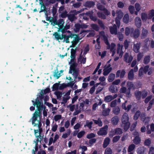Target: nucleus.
Segmentation results:
<instances>
[{"label": "nucleus", "mask_w": 154, "mask_h": 154, "mask_svg": "<svg viewBox=\"0 0 154 154\" xmlns=\"http://www.w3.org/2000/svg\"><path fill=\"white\" fill-rule=\"evenodd\" d=\"M38 98H36L35 101L32 100V102L33 103V106H36L37 109L33 114V116L31 119L32 120V124H35V122L37 120L38 117L40 119L42 117V111L43 109H46V107L43 105L42 101H39L38 99Z\"/></svg>", "instance_id": "nucleus-1"}, {"label": "nucleus", "mask_w": 154, "mask_h": 154, "mask_svg": "<svg viewBox=\"0 0 154 154\" xmlns=\"http://www.w3.org/2000/svg\"><path fill=\"white\" fill-rule=\"evenodd\" d=\"M129 118L128 114L126 113H124L122 116L121 121L124 130L127 131L130 126V123L129 122Z\"/></svg>", "instance_id": "nucleus-2"}, {"label": "nucleus", "mask_w": 154, "mask_h": 154, "mask_svg": "<svg viewBox=\"0 0 154 154\" xmlns=\"http://www.w3.org/2000/svg\"><path fill=\"white\" fill-rule=\"evenodd\" d=\"M80 13L79 11H77L76 10L71 11L70 12V14L68 15V19L71 22H73L77 18L75 16L78 14Z\"/></svg>", "instance_id": "nucleus-3"}, {"label": "nucleus", "mask_w": 154, "mask_h": 154, "mask_svg": "<svg viewBox=\"0 0 154 154\" xmlns=\"http://www.w3.org/2000/svg\"><path fill=\"white\" fill-rule=\"evenodd\" d=\"M99 36L98 35H97V37ZM99 36L100 38L103 40L104 43L106 45H108V47L109 46V42L107 37L105 35V33L104 31H102L100 32Z\"/></svg>", "instance_id": "nucleus-4"}, {"label": "nucleus", "mask_w": 154, "mask_h": 154, "mask_svg": "<svg viewBox=\"0 0 154 154\" xmlns=\"http://www.w3.org/2000/svg\"><path fill=\"white\" fill-rule=\"evenodd\" d=\"M140 34V30L138 29H134L133 28L131 29L130 36L134 38H137L139 36Z\"/></svg>", "instance_id": "nucleus-5"}, {"label": "nucleus", "mask_w": 154, "mask_h": 154, "mask_svg": "<svg viewBox=\"0 0 154 154\" xmlns=\"http://www.w3.org/2000/svg\"><path fill=\"white\" fill-rule=\"evenodd\" d=\"M37 121L38 123H35V124L33 125L34 126H36L38 125L39 129H34V132L35 134L38 133H39V134H41L42 132V129L41 128L42 125V124L40 119L39 120H37Z\"/></svg>", "instance_id": "nucleus-6"}, {"label": "nucleus", "mask_w": 154, "mask_h": 154, "mask_svg": "<svg viewBox=\"0 0 154 154\" xmlns=\"http://www.w3.org/2000/svg\"><path fill=\"white\" fill-rule=\"evenodd\" d=\"M133 59V57L131 55L129 56L128 53H126L124 56V61L127 63H130Z\"/></svg>", "instance_id": "nucleus-7"}, {"label": "nucleus", "mask_w": 154, "mask_h": 154, "mask_svg": "<svg viewBox=\"0 0 154 154\" xmlns=\"http://www.w3.org/2000/svg\"><path fill=\"white\" fill-rule=\"evenodd\" d=\"M108 128L107 125L104 126L102 128L100 131L97 133L98 135H106L107 134V130Z\"/></svg>", "instance_id": "nucleus-8"}, {"label": "nucleus", "mask_w": 154, "mask_h": 154, "mask_svg": "<svg viewBox=\"0 0 154 154\" xmlns=\"http://www.w3.org/2000/svg\"><path fill=\"white\" fill-rule=\"evenodd\" d=\"M109 31L111 34L115 35L117 34V26L114 24L112 26L109 27Z\"/></svg>", "instance_id": "nucleus-9"}, {"label": "nucleus", "mask_w": 154, "mask_h": 154, "mask_svg": "<svg viewBox=\"0 0 154 154\" xmlns=\"http://www.w3.org/2000/svg\"><path fill=\"white\" fill-rule=\"evenodd\" d=\"M126 72L124 69H122L121 71L120 70H118L116 73V78H118L120 76V78H123L124 77Z\"/></svg>", "instance_id": "nucleus-10"}, {"label": "nucleus", "mask_w": 154, "mask_h": 154, "mask_svg": "<svg viewBox=\"0 0 154 154\" xmlns=\"http://www.w3.org/2000/svg\"><path fill=\"white\" fill-rule=\"evenodd\" d=\"M122 133V129L119 128H116L114 131H111L110 132V133L112 134V137L116 134H121Z\"/></svg>", "instance_id": "nucleus-11"}, {"label": "nucleus", "mask_w": 154, "mask_h": 154, "mask_svg": "<svg viewBox=\"0 0 154 154\" xmlns=\"http://www.w3.org/2000/svg\"><path fill=\"white\" fill-rule=\"evenodd\" d=\"M107 49H110V51L112 52V56H113L114 54L115 53L116 50L115 49V48L116 46V45L113 43H112L111 45L109 44V47L108 45H107Z\"/></svg>", "instance_id": "nucleus-12"}, {"label": "nucleus", "mask_w": 154, "mask_h": 154, "mask_svg": "<svg viewBox=\"0 0 154 154\" xmlns=\"http://www.w3.org/2000/svg\"><path fill=\"white\" fill-rule=\"evenodd\" d=\"M63 34H60V33L57 32H55L53 34V35L56 40L59 41V40L63 39Z\"/></svg>", "instance_id": "nucleus-13"}, {"label": "nucleus", "mask_w": 154, "mask_h": 154, "mask_svg": "<svg viewBox=\"0 0 154 154\" xmlns=\"http://www.w3.org/2000/svg\"><path fill=\"white\" fill-rule=\"evenodd\" d=\"M127 86L129 90H134L136 89L135 86L133 84V82H128L127 83Z\"/></svg>", "instance_id": "nucleus-14"}, {"label": "nucleus", "mask_w": 154, "mask_h": 154, "mask_svg": "<svg viewBox=\"0 0 154 154\" xmlns=\"http://www.w3.org/2000/svg\"><path fill=\"white\" fill-rule=\"evenodd\" d=\"M108 89L110 92L113 93L117 92L118 91L117 87L112 84L109 87Z\"/></svg>", "instance_id": "nucleus-15"}, {"label": "nucleus", "mask_w": 154, "mask_h": 154, "mask_svg": "<svg viewBox=\"0 0 154 154\" xmlns=\"http://www.w3.org/2000/svg\"><path fill=\"white\" fill-rule=\"evenodd\" d=\"M135 24L136 26L138 28L140 27L141 25V21L139 17H136L135 20Z\"/></svg>", "instance_id": "nucleus-16"}, {"label": "nucleus", "mask_w": 154, "mask_h": 154, "mask_svg": "<svg viewBox=\"0 0 154 154\" xmlns=\"http://www.w3.org/2000/svg\"><path fill=\"white\" fill-rule=\"evenodd\" d=\"M140 44L137 43L136 44H134L133 46V50L136 53H138L139 51Z\"/></svg>", "instance_id": "nucleus-17"}, {"label": "nucleus", "mask_w": 154, "mask_h": 154, "mask_svg": "<svg viewBox=\"0 0 154 154\" xmlns=\"http://www.w3.org/2000/svg\"><path fill=\"white\" fill-rule=\"evenodd\" d=\"M134 77L133 69H131L130 70L128 75V79L131 81L133 80Z\"/></svg>", "instance_id": "nucleus-18"}, {"label": "nucleus", "mask_w": 154, "mask_h": 154, "mask_svg": "<svg viewBox=\"0 0 154 154\" xmlns=\"http://www.w3.org/2000/svg\"><path fill=\"white\" fill-rule=\"evenodd\" d=\"M77 67V65L75 63H72L70 66V70L69 71V73H72V70L73 71V72H75V71H78L76 70V68Z\"/></svg>", "instance_id": "nucleus-19"}, {"label": "nucleus", "mask_w": 154, "mask_h": 154, "mask_svg": "<svg viewBox=\"0 0 154 154\" xmlns=\"http://www.w3.org/2000/svg\"><path fill=\"white\" fill-rule=\"evenodd\" d=\"M95 5V3L92 1H87L85 3L84 6L87 8H91Z\"/></svg>", "instance_id": "nucleus-20"}, {"label": "nucleus", "mask_w": 154, "mask_h": 154, "mask_svg": "<svg viewBox=\"0 0 154 154\" xmlns=\"http://www.w3.org/2000/svg\"><path fill=\"white\" fill-rule=\"evenodd\" d=\"M105 78L104 76H103L100 77L99 78V80L100 82H102L97 83V86L99 85L100 84L103 86L105 85L106 84V83L105 82H104L105 80Z\"/></svg>", "instance_id": "nucleus-21"}, {"label": "nucleus", "mask_w": 154, "mask_h": 154, "mask_svg": "<svg viewBox=\"0 0 154 154\" xmlns=\"http://www.w3.org/2000/svg\"><path fill=\"white\" fill-rule=\"evenodd\" d=\"M148 33V30L143 28L141 35V38L142 39L145 38L147 37Z\"/></svg>", "instance_id": "nucleus-22"}, {"label": "nucleus", "mask_w": 154, "mask_h": 154, "mask_svg": "<svg viewBox=\"0 0 154 154\" xmlns=\"http://www.w3.org/2000/svg\"><path fill=\"white\" fill-rule=\"evenodd\" d=\"M82 51L78 59V60L79 62L81 61V63H82L83 64H85L86 62V58L83 57L82 55Z\"/></svg>", "instance_id": "nucleus-23"}, {"label": "nucleus", "mask_w": 154, "mask_h": 154, "mask_svg": "<svg viewBox=\"0 0 154 154\" xmlns=\"http://www.w3.org/2000/svg\"><path fill=\"white\" fill-rule=\"evenodd\" d=\"M119 118L117 116H115L111 119L112 123L114 125H116L119 122Z\"/></svg>", "instance_id": "nucleus-24"}, {"label": "nucleus", "mask_w": 154, "mask_h": 154, "mask_svg": "<svg viewBox=\"0 0 154 154\" xmlns=\"http://www.w3.org/2000/svg\"><path fill=\"white\" fill-rule=\"evenodd\" d=\"M134 94L137 100H140L142 95V92L141 91H137L135 92Z\"/></svg>", "instance_id": "nucleus-25"}, {"label": "nucleus", "mask_w": 154, "mask_h": 154, "mask_svg": "<svg viewBox=\"0 0 154 154\" xmlns=\"http://www.w3.org/2000/svg\"><path fill=\"white\" fill-rule=\"evenodd\" d=\"M110 141V139L109 137L106 138L103 142V147L104 148H106L109 144Z\"/></svg>", "instance_id": "nucleus-26"}, {"label": "nucleus", "mask_w": 154, "mask_h": 154, "mask_svg": "<svg viewBox=\"0 0 154 154\" xmlns=\"http://www.w3.org/2000/svg\"><path fill=\"white\" fill-rule=\"evenodd\" d=\"M112 70V68L110 67L109 68H105L103 70V75L105 76L107 75L111 72Z\"/></svg>", "instance_id": "nucleus-27"}, {"label": "nucleus", "mask_w": 154, "mask_h": 154, "mask_svg": "<svg viewBox=\"0 0 154 154\" xmlns=\"http://www.w3.org/2000/svg\"><path fill=\"white\" fill-rule=\"evenodd\" d=\"M115 77V75L113 73H111L109 75L108 80L109 82H112L114 79Z\"/></svg>", "instance_id": "nucleus-28"}, {"label": "nucleus", "mask_w": 154, "mask_h": 154, "mask_svg": "<svg viewBox=\"0 0 154 154\" xmlns=\"http://www.w3.org/2000/svg\"><path fill=\"white\" fill-rule=\"evenodd\" d=\"M97 21L98 23L100 26V28L102 30H104L105 29V26L103 22V21L99 19H97Z\"/></svg>", "instance_id": "nucleus-29"}, {"label": "nucleus", "mask_w": 154, "mask_h": 154, "mask_svg": "<svg viewBox=\"0 0 154 154\" xmlns=\"http://www.w3.org/2000/svg\"><path fill=\"white\" fill-rule=\"evenodd\" d=\"M141 139L139 136H135L133 140L134 143L136 145H138L140 143Z\"/></svg>", "instance_id": "nucleus-30"}, {"label": "nucleus", "mask_w": 154, "mask_h": 154, "mask_svg": "<svg viewBox=\"0 0 154 154\" xmlns=\"http://www.w3.org/2000/svg\"><path fill=\"white\" fill-rule=\"evenodd\" d=\"M112 96L111 95H109L106 96L104 99V101L107 103L113 100Z\"/></svg>", "instance_id": "nucleus-31"}, {"label": "nucleus", "mask_w": 154, "mask_h": 154, "mask_svg": "<svg viewBox=\"0 0 154 154\" xmlns=\"http://www.w3.org/2000/svg\"><path fill=\"white\" fill-rule=\"evenodd\" d=\"M141 112L139 110L137 111L134 116L133 119L136 121L138 119L140 115Z\"/></svg>", "instance_id": "nucleus-32"}, {"label": "nucleus", "mask_w": 154, "mask_h": 154, "mask_svg": "<svg viewBox=\"0 0 154 154\" xmlns=\"http://www.w3.org/2000/svg\"><path fill=\"white\" fill-rule=\"evenodd\" d=\"M123 15V13L121 10H120L116 12V15L117 17L116 18L119 19H120L122 18Z\"/></svg>", "instance_id": "nucleus-33"}, {"label": "nucleus", "mask_w": 154, "mask_h": 154, "mask_svg": "<svg viewBox=\"0 0 154 154\" xmlns=\"http://www.w3.org/2000/svg\"><path fill=\"white\" fill-rule=\"evenodd\" d=\"M58 73L59 71L57 69L55 70L53 75L54 77L56 78L57 79H58L62 75L60 73Z\"/></svg>", "instance_id": "nucleus-34"}, {"label": "nucleus", "mask_w": 154, "mask_h": 154, "mask_svg": "<svg viewBox=\"0 0 154 154\" xmlns=\"http://www.w3.org/2000/svg\"><path fill=\"white\" fill-rule=\"evenodd\" d=\"M93 122L92 121L89 122V120H87L85 124L84 125V127L87 126L89 129H91L92 127V125Z\"/></svg>", "instance_id": "nucleus-35"}, {"label": "nucleus", "mask_w": 154, "mask_h": 154, "mask_svg": "<svg viewBox=\"0 0 154 154\" xmlns=\"http://www.w3.org/2000/svg\"><path fill=\"white\" fill-rule=\"evenodd\" d=\"M63 42H65L66 43H69V36H68L65 34H63Z\"/></svg>", "instance_id": "nucleus-36"}, {"label": "nucleus", "mask_w": 154, "mask_h": 154, "mask_svg": "<svg viewBox=\"0 0 154 154\" xmlns=\"http://www.w3.org/2000/svg\"><path fill=\"white\" fill-rule=\"evenodd\" d=\"M97 16L99 18L103 19H106V16L102 12H98L97 13Z\"/></svg>", "instance_id": "nucleus-37"}, {"label": "nucleus", "mask_w": 154, "mask_h": 154, "mask_svg": "<svg viewBox=\"0 0 154 154\" xmlns=\"http://www.w3.org/2000/svg\"><path fill=\"white\" fill-rule=\"evenodd\" d=\"M129 20V16L128 14H126L124 15L123 19V20L124 23H128Z\"/></svg>", "instance_id": "nucleus-38"}, {"label": "nucleus", "mask_w": 154, "mask_h": 154, "mask_svg": "<svg viewBox=\"0 0 154 154\" xmlns=\"http://www.w3.org/2000/svg\"><path fill=\"white\" fill-rule=\"evenodd\" d=\"M150 56L149 55L146 56L143 60V63L145 64H147L150 61Z\"/></svg>", "instance_id": "nucleus-39"}, {"label": "nucleus", "mask_w": 154, "mask_h": 154, "mask_svg": "<svg viewBox=\"0 0 154 154\" xmlns=\"http://www.w3.org/2000/svg\"><path fill=\"white\" fill-rule=\"evenodd\" d=\"M120 111V108L118 107H116L113 109V112L115 115H117L119 114Z\"/></svg>", "instance_id": "nucleus-40"}, {"label": "nucleus", "mask_w": 154, "mask_h": 154, "mask_svg": "<svg viewBox=\"0 0 154 154\" xmlns=\"http://www.w3.org/2000/svg\"><path fill=\"white\" fill-rule=\"evenodd\" d=\"M110 111V109L109 108L104 109L103 110L102 112V114L103 116H108L109 114V112Z\"/></svg>", "instance_id": "nucleus-41"}, {"label": "nucleus", "mask_w": 154, "mask_h": 154, "mask_svg": "<svg viewBox=\"0 0 154 154\" xmlns=\"http://www.w3.org/2000/svg\"><path fill=\"white\" fill-rule=\"evenodd\" d=\"M135 146L134 144H132L130 145L128 147V152H131L134 149Z\"/></svg>", "instance_id": "nucleus-42"}, {"label": "nucleus", "mask_w": 154, "mask_h": 154, "mask_svg": "<svg viewBox=\"0 0 154 154\" xmlns=\"http://www.w3.org/2000/svg\"><path fill=\"white\" fill-rule=\"evenodd\" d=\"M70 26L69 25H66L63 28L62 30H61V32L62 33H65L66 31L68 29L70 28Z\"/></svg>", "instance_id": "nucleus-43"}, {"label": "nucleus", "mask_w": 154, "mask_h": 154, "mask_svg": "<svg viewBox=\"0 0 154 154\" xmlns=\"http://www.w3.org/2000/svg\"><path fill=\"white\" fill-rule=\"evenodd\" d=\"M60 85V83H56L54 84L52 87V91H57L59 89V85Z\"/></svg>", "instance_id": "nucleus-44"}, {"label": "nucleus", "mask_w": 154, "mask_h": 154, "mask_svg": "<svg viewBox=\"0 0 154 154\" xmlns=\"http://www.w3.org/2000/svg\"><path fill=\"white\" fill-rule=\"evenodd\" d=\"M44 93L43 91H42L41 93L39 95V97H37L36 98H38V99L39 101H42V99L44 98Z\"/></svg>", "instance_id": "nucleus-45"}, {"label": "nucleus", "mask_w": 154, "mask_h": 154, "mask_svg": "<svg viewBox=\"0 0 154 154\" xmlns=\"http://www.w3.org/2000/svg\"><path fill=\"white\" fill-rule=\"evenodd\" d=\"M141 18L143 21H146L147 18V14L145 13H142L141 14Z\"/></svg>", "instance_id": "nucleus-46"}, {"label": "nucleus", "mask_w": 154, "mask_h": 154, "mask_svg": "<svg viewBox=\"0 0 154 154\" xmlns=\"http://www.w3.org/2000/svg\"><path fill=\"white\" fill-rule=\"evenodd\" d=\"M75 32H79L80 28H81V24L78 23H76L75 24Z\"/></svg>", "instance_id": "nucleus-47"}, {"label": "nucleus", "mask_w": 154, "mask_h": 154, "mask_svg": "<svg viewBox=\"0 0 154 154\" xmlns=\"http://www.w3.org/2000/svg\"><path fill=\"white\" fill-rule=\"evenodd\" d=\"M142 92L141 97L143 99L145 98L148 95V92L145 90L141 91Z\"/></svg>", "instance_id": "nucleus-48"}, {"label": "nucleus", "mask_w": 154, "mask_h": 154, "mask_svg": "<svg viewBox=\"0 0 154 154\" xmlns=\"http://www.w3.org/2000/svg\"><path fill=\"white\" fill-rule=\"evenodd\" d=\"M87 15L89 16L90 17V18L92 20L94 21H96V17H94L93 16L92 14L90 13H86Z\"/></svg>", "instance_id": "nucleus-49"}, {"label": "nucleus", "mask_w": 154, "mask_h": 154, "mask_svg": "<svg viewBox=\"0 0 154 154\" xmlns=\"http://www.w3.org/2000/svg\"><path fill=\"white\" fill-rule=\"evenodd\" d=\"M117 35L118 37L119 40L120 41H122L124 38V36L122 32H119L118 33H117Z\"/></svg>", "instance_id": "nucleus-50"}, {"label": "nucleus", "mask_w": 154, "mask_h": 154, "mask_svg": "<svg viewBox=\"0 0 154 154\" xmlns=\"http://www.w3.org/2000/svg\"><path fill=\"white\" fill-rule=\"evenodd\" d=\"M51 25H52L53 26H54L55 25H58V20L56 18H52L51 20Z\"/></svg>", "instance_id": "nucleus-51"}, {"label": "nucleus", "mask_w": 154, "mask_h": 154, "mask_svg": "<svg viewBox=\"0 0 154 154\" xmlns=\"http://www.w3.org/2000/svg\"><path fill=\"white\" fill-rule=\"evenodd\" d=\"M112 150L109 147L107 148L105 150L104 154H112Z\"/></svg>", "instance_id": "nucleus-52"}, {"label": "nucleus", "mask_w": 154, "mask_h": 154, "mask_svg": "<svg viewBox=\"0 0 154 154\" xmlns=\"http://www.w3.org/2000/svg\"><path fill=\"white\" fill-rule=\"evenodd\" d=\"M120 136L119 135L116 136L114 137L112 140V142L113 143L117 142L120 139Z\"/></svg>", "instance_id": "nucleus-53"}, {"label": "nucleus", "mask_w": 154, "mask_h": 154, "mask_svg": "<svg viewBox=\"0 0 154 154\" xmlns=\"http://www.w3.org/2000/svg\"><path fill=\"white\" fill-rule=\"evenodd\" d=\"M128 10L131 14H133L134 11V8L133 6L130 5L128 8Z\"/></svg>", "instance_id": "nucleus-54"}, {"label": "nucleus", "mask_w": 154, "mask_h": 154, "mask_svg": "<svg viewBox=\"0 0 154 154\" xmlns=\"http://www.w3.org/2000/svg\"><path fill=\"white\" fill-rule=\"evenodd\" d=\"M97 8L100 10L103 11L106 8L104 5L98 4L97 5Z\"/></svg>", "instance_id": "nucleus-55"}, {"label": "nucleus", "mask_w": 154, "mask_h": 154, "mask_svg": "<svg viewBox=\"0 0 154 154\" xmlns=\"http://www.w3.org/2000/svg\"><path fill=\"white\" fill-rule=\"evenodd\" d=\"M85 134V132L84 131H81L78 133L77 137L79 138H80L84 135Z\"/></svg>", "instance_id": "nucleus-56"}, {"label": "nucleus", "mask_w": 154, "mask_h": 154, "mask_svg": "<svg viewBox=\"0 0 154 154\" xmlns=\"http://www.w3.org/2000/svg\"><path fill=\"white\" fill-rule=\"evenodd\" d=\"M90 48L89 47V45H87L84 50V52L83 55H85L89 51Z\"/></svg>", "instance_id": "nucleus-57"}, {"label": "nucleus", "mask_w": 154, "mask_h": 154, "mask_svg": "<svg viewBox=\"0 0 154 154\" xmlns=\"http://www.w3.org/2000/svg\"><path fill=\"white\" fill-rule=\"evenodd\" d=\"M140 116L141 120L142 121L144 122L146 118L145 113H142L141 114L140 113Z\"/></svg>", "instance_id": "nucleus-58"}, {"label": "nucleus", "mask_w": 154, "mask_h": 154, "mask_svg": "<svg viewBox=\"0 0 154 154\" xmlns=\"http://www.w3.org/2000/svg\"><path fill=\"white\" fill-rule=\"evenodd\" d=\"M125 34L127 36L129 34H130L131 32V29L128 27H127L125 29Z\"/></svg>", "instance_id": "nucleus-59"}, {"label": "nucleus", "mask_w": 154, "mask_h": 154, "mask_svg": "<svg viewBox=\"0 0 154 154\" xmlns=\"http://www.w3.org/2000/svg\"><path fill=\"white\" fill-rule=\"evenodd\" d=\"M149 17L148 19H151L152 17L154 16V10L152 9L150 11V12L149 14Z\"/></svg>", "instance_id": "nucleus-60"}, {"label": "nucleus", "mask_w": 154, "mask_h": 154, "mask_svg": "<svg viewBox=\"0 0 154 154\" xmlns=\"http://www.w3.org/2000/svg\"><path fill=\"white\" fill-rule=\"evenodd\" d=\"M151 143V141L149 139H146L145 140L144 142V144L146 146H150Z\"/></svg>", "instance_id": "nucleus-61"}, {"label": "nucleus", "mask_w": 154, "mask_h": 154, "mask_svg": "<svg viewBox=\"0 0 154 154\" xmlns=\"http://www.w3.org/2000/svg\"><path fill=\"white\" fill-rule=\"evenodd\" d=\"M135 7L137 11H139L141 9L140 5L138 3H136L135 4Z\"/></svg>", "instance_id": "nucleus-62"}, {"label": "nucleus", "mask_w": 154, "mask_h": 154, "mask_svg": "<svg viewBox=\"0 0 154 154\" xmlns=\"http://www.w3.org/2000/svg\"><path fill=\"white\" fill-rule=\"evenodd\" d=\"M149 68V65H146L144 68L142 67V70L145 74L147 73V72L148 71Z\"/></svg>", "instance_id": "nucleus-63"}, {"label": "nucleus", "mask_w": 154, "mask_h": 154, "mask_svg": "<svg viewBox=\"0 0 154 154\" xmlns=\"http://www.w3.org/2000/svg\"><path fill=\"white\" fill-rule=\"evenodd\" d=\"M142 147L138 148L137 150V152L138 154H143L144 151Z\"/></svg>", "instance_id": "nucleus-64"}]
</instances>
